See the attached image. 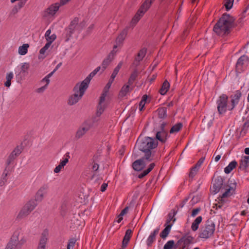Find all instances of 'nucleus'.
Returning <instances> with one entry per match:
<instances>
[{
    "mask_svg": "<svg viewBox=\"0 0 249 249\" xmlns=\"http://www.w3.org/2000/svg\"><path fill=\"white\" fill-rule=\"evenodd\" d=\"M18 157V156L15 155L12 152L10 154L6 161V168H8V166L12 163Z\"/></svg>",
    "mask_w": 249,
    "mask_h": 249,
    "instance_id": "nucleus-38",
    "label": "nucleus"
},
{
    "mask_svg": "<svg viewBox=\"0 0 249 249\" xmlns=\"http://www.w3.org/2000/svg\"><path fill=\"white\" fill-rule=\"evenodd\" d=\"M201 209L200 208H196L194 210H193L191 213V216L195 217L196 216L198 213L200 211Z\"/></svg>",
    "mask_w": 249,
    "mask_h": 249,
    "instance_id": "nucleus-55",
    "label": "nucleus"
},
{
    "mask_svg": "<svg viewBox=\"0 0 249 249\" xmlns=\"http://www.w3.org/2000/svg\"><path fill=\"white\" fill-rule=\"evenodd\" d=\"M202 220V217L201 216H199L196 218L191 225V229L193 231H195L198 230L199 225L201 222Z\"/></svg>",
    "mask_w": 249,
    "mask_h": 249,
    "instance_id": "nucleus-31",
    "label": "nucleus"
},
{
    "mask_svg": "<svg viewBox=\"0 0 249 249\" xmlns=\"http://www.w3.org/2000/svg\"><path fill=\"white\" fill-rule=\"evenodd\" d=\"M147 99V95L145 94L142 96V98L140 102L139 103V110L142 111L144 107L146 101Z\"/></svg>",
    "mask_w": 249,
    "mask_h": 249,
    "instance_id": "nucleus-45",
    "label": "nucleus"
},
{
    "mask_svg": "<svg viewBox=\"0 0 249 249\" xmlns=\"http://www.w3.org/2000/svg\"><path fill=\"white\" fill-rule=\"evenodd\" d=\"M155 166V164L154 163H151L148 168L146 170H143L142 173L145 177L146 175H147L149 172L151 171V170L154 168V166Z\"/></svg>",
    "mask_w": 249,
    "mask_h": 249,
    "instance_id": "nucleus-48",
    "label": "nucleus"
},
{
    "mask_svg": "<svg viewBox=\"0 0 249 249\" xmlns=\"http://www.w3.org/2000/svg\"><path fill=\"white\" fill-rule=\"evenodd\" d=\"M86 90L77 83L73 88L74 93L69 97L68 104L70 106L76 104L82 98Z\"/></svg>",
    "mask_w": 249,
    "mask_h": 249,
    "instance_id": "nucleus-4",
    "label": "nucleus"
},
{
    "mask_svg": "<svg viewBox=\"0 0 249 249\" xmlns=\"http://www.w3.org/2000/svg\"><path fill=\"white\" fill-rule=\"evenodd\" d=\"M146 53V50L144 48L141 49L138 53L137 55L135 58L134 63H136V65L138 66L139 64L140 61H141L143 57L145 56Z\"/></svg>",
    "mask_w": 249,
    "mask_h": 249,
    "instance_id": "nucleus-28",
    "label": "nucleus"
},
{
    "mask_svg": "<svg viewBox=\"0 0 249 249\" xmlns=\"http://www.w3.org/2000/svg\"><path fill=\"white\" fill-rule=\"evenodd\" d=\"M13 73L12 72L8 73L6 77V80H9V81H11V80L13 79Z\"/></svg>",
    "mask_w": 249,
    "mask_h": 249,
    "instance_id": "nucleus-58",
    "label": "nucleus"
},
{
    "mask_svg": "<svg viewBox=\"0 0 249 249\" xmlns=\"http://www.w3.org/2000/svg\"><path fill=\"white\" fill-rule=\"evenodd\" d=\"M25 3V1H19L16 6L18 7V9L20 10L24 5Z\"/></svg>",
    "mask_w": 249,
    "mask_h": 249,
    "instance_id": "nucleus-57",
    "label": "nucleus"
},
{
    "mask_svg": "<svg viewBox=\"0 0 249 249\" xmlns=\"http://www.w3.org/2000/svg\"><path fill=\"white\" fill-rule=\"evenodd\" d=\"M116 53L112 51L108 55L107 57L103 61L102 64V72H103L113 59Z\"/></svg>",
    "mask_w": 249,
    "mask_h": 249,
    "instance_id": "nucleus-22",
    "label": "nucleus"
},
{
    "mask_svg": "<svg viewBox=\"0 0 249 249\" xmlns=\"http://www.w3.org/2000/svg\"><path fill=\"white\" fill-rule=\"evenodd\" d=\"M177 212L175 211L174 210H172L168 214V217L166 221V223L164 226H166L168 224H170V223L172 221V224L175 222L176 219L175 217V216L177 214Z\"/></svg>",
    "mask_w": 249,
    "mask_h": 249,
    "instance_id": "nucleus-29",
    "label": "nucleus"
},
{
    "mask_svg": "<svg viewBox=\"0 0 249 249\" xmlns=\"http://www.w3.org/2000/svg\"><path fill=\"white\" fill-rule=\"evenodd\" d=\"M48 232L44 231L41 236L37 249H45L46 244L48 240Z\"/></svg>",
    "mask_w": 249,
    "mask_h": 249,
    "instance_id": "nucleus-23",
    "label": "nucleus"
},
{
    "mask_svg": "<svg viewBox=\"0 0 249 249\" xmlns=\"http://www.w3.org/2000/svg\"><path fill=\"white\" fill-rule=\"evenodd\" d=\"M22 150V146L20 145L17 146L12 151V152L15 155L18 156L21 153Z\"/></svg>",
    "mask_w": 249,
    "mask_h": 249,
    "instance_id": "nucleus-49",
    "label": "nucleus"
},
{
    "mask_svg": "<svg viewBox=\"0 0 249 249\" xmlns=\"http://www.w3.org/2000/svg\"><path fill=\"white\" fill-rule=\"evenodd\" d=\"M158 144L156 140L149 137L139 138L136 142L138 148L143 153L144 158L148 161L152 160V150L156 148Z\"/></svg>",
    "mask_w": 249,
    "mask_h": 249,
    "instance_id": "nucleus-3",
    "label": "nucleus"
},
{
    "mask_svg": "<svg viewBox=\"0 0 249 249\" xmlns=\"http://www.w3.org/2000/svg\"><path fill=\"white\" fill-rule=\"evenodd\" d=\"M132 231L130 229L126 231L124 236L123 240V249H124L127 246L130 239L132 236Z\"/></svg>",
    "mask_w": 249,
    "mask_h": 249,
    "instance_id": "nucleus-25",
    "label": "nucleus"
},
{
    "mask_svg": "<svg viewBox=\"0 0 249 249\" xmlns=\"http://www.w3.org/2000/svg\"><path fill=\"white\" fill-rule=\"evenodd\" d=\"M138 76V71L137 70H135L131 74L128 81V84L129 85H131L133 84L134 81L136 79Z\"/></svg>",
    "mask_w": 249,
    "mask_h": 249,
    "instance_id": "nucleus-42",
    "label": "nucleus"
},
{
    "mask_svg": "<svg viewBox=\"0 0 249 249\" xmlns=\"http://www.w3.org/2000/svg\"><path fill=\"white\" fill-rule=\"evenodd\" d=\"M76 242V239L75 238H71L70 239L68 242L67 249H73Z\"/></svg>",
    "mask_w": 249,
    "mask_h": 249,
    "instance_id": "nucleus-46",
    "label": "nucleus"
},
{
    "mask_svg": "<svg viewBox=\"0 0 249 249\" xmlns=\"http://www.w3.org/2000/svg\"><path fill=\"white\" fill-rule=\"evenodd\" d=\"M70 0H60V3H59L60 6V5H63L66 4L68 1H69Z\"/></svg>",
    "mask_w": 249,
    "mask_h": 249,
    "instance_id": "nucleus-64",
    "label": "nucleus"
},
{
    "mask_svg": "<svg viewBox=\"0 0 249 249\" xmlns=\"http://www.w3.org/2000/svg\"><path fill=\"white\" fill-rule=\"evenodd\" d=\"M167 123L162 122L159 128H155L154 130L156 132V139L159 140L161 143H165L169 137L168 131L165 129V127Z\"/></svg>",
    "mask_w": 249,
    "mask_h": 249,
    "instance_id": "nucleus-7",
    "label": "nucleus"
},
{
    "mask_svg": "<svg viewBox=\"0 0 249 249\" xmlns=\"http://www.w3.org/2000/svg\"><path fill=\"white\" fill-rule=\"evenodd\" d=\"M95 75L94 73L91 72L82 82L79 83V85L87 89L90 80Z\"/></svg>",
    "mask_w": 249,
    "mask_h": 249,
    "instance_id": "nucleus-27",
    "label": "nucleus"
},
{
    "mask_svg": "<svg viewBox=\"0 0 249 249\" xmlns=\"http://www.w3.org/2000/svg\"><path fill=\"white\" fill-rule=\"evenodd\" d=\"M237 162L235 160L231 161L229 165L224 168V172L226 174H229L236 167Z\"/></svg>",
    "mask_w": 249,
    "mask_h": 249,
    "instance_id": "nucleus-32",
    "label": "nucleus"
},
{
    "mask_svg": "<svg viewBox=\"0 0 249 249\" xmlns=\"http://www.w3.org/2000/svg\"><path fill=\"white\" fill-rule=\"evenodd\" d=\"M37 204L35 200L29 201L20 210L17 216L18 219H22L27 216L36 207Z\"/></svg>",
    "mask_w": 249,
    "mask_h": 249,
    "instance_id": "nucleus-8",
    "label": "nucleus"
},
{
    "mask_svg": "<svg viewBox=\"0 0 249 249\" xmlns=\"http://www.w3.org/2000/svg\"><path fill=\"white\" fill-rule=\"evenodd\" d=\"M123 64V61H121L117 66L115 68V69L113 70V71L111 74V76H112V78H115L116 75H117L118 72L119 71L120 69L121 68Z\"/></svg>",
    "mask_w": 249,
    "mask_h": 249,
    "instance_id": "nucleus-41",
    "label": "nucleus"
},
{
    "mask_svg": "<svg viewBox=\"0 0 249 249\" xmlns=\"http://www.w3.org/2000/svg\"><path fill=\"white\" fill-rule=\"evenodd\" d=\"M158 117L164 119L167 117V108L165 107H160L157 110Z\"/></svg>",
    "mask_w": 249,
    "mask_h": 249,
    "instance_id": "nucleus-34",
    "label": "nucleus"
},
{
    "mask_svg": "<svg viewBox=\"0 0 249 249\" xmlns=\"http://www.w3.org/2000/svg\"><path fill=\"white\" fill-rule=\"evenodd\" d=\"M12 242L11 243H8L5 249H14L13 247L14 245L12 244Z\"/></svg>",
    "mask_w": 249,
    "mask_h": 249,
    "instance_id": "nucleus-61",
    "label": "nucleus"
},
{
    "mask_svg": "<svg viewBox=\"0 0 249 249\" xmlns=\"http://www.w3.org/2000/svg\"><path fill=\"white\" fill-rule=\"evenodd\" d=\"M234 0H225L224 6L227 11L230 10L233 6Z\"/></svg>",
    "mask_w": 249,
    "mask_h": 249,
    "instance_id": "nucleus-47",
    "label": "nucleus"
},
{
    "mask_svg": "<svg viewBox=\"0 0 249 249\" xmlns=\"http://www.w3.org/2000/svg\"><path fill=\"white\" fill-rule=\"evenodd\" d=\"M29 45L28 44H24L18 48V53L20 55H25L27 53Z\"/></svg>",
    "mask_w": 249,
    "mask_h": 249,
    "instance_id": "nucleus-39",
    "label": "nucleus"
},
{
    "mask_svg": "<svg viewBox=\"0 0 249 249\" xmlns=\"http://www.w3.org/2000/svg\"><path fill=\"white\" fill-rule=\"evenodd\" d=\"M42 82H45L46 83V84L45 85H47V86L50 83V79L49 78H47V77L46 76L44 78L42 79Z\"/></svg>",
    "mask_w": 249,
    "mask_h": 249,
    "instance_id": "nucleus-62",
    "label": "nucleus"
},
{
    "mask_svg": "<svg viewBox=\"0 0 249 249\" xmlns=\"http://www.w3.org/2000/svg\"><path fill=\"white\" fill-rule=\"evenodd\" d=\"M92 125V123L91 121H85L77 130L75 138L76 140L81 138L90 129Z\"/></svg>",
    "mask_w": 249,
    "mask_h": 249,
    "instance_id": "nucleus-9",
    "label": "nucleus"
},
{
    "mask_svg": "<svg viewBox=\"0 0 249 249\" xmlns=\"http://www.w3.org/2000/svg\"><path fill=\"white\" fill-rule=\"evenodd\" d=\"M224 178L221 176H218L213 180L211 191L214 194L219 192L223 186Z\"/></svg>",
    "mask_w": 249,
    "mask_h": 249,
    "instance_id": "nucleus-13",
    "label": "nucleus"
},
{
    "mask_svg": "<svg viewBox=\"0 0 249 249\" xmlns=\"http://www.w3.org/2000/svg\"><path fill=\"white\" fill-rule=\"evenodd\" d=\"M198 171V169L196 168V167H193L191 169V171L190 172V173H189V177L193 178L195 176V175L196 174V173H197Z\"/></svg>",
    "mask_w": 249,
    "mask_h": 249,
    "instance_id": "nucleus-50",
    "label": "nucleus"
},
{
    "mask_svg": "<svg viewBox=\"0 0 249 249\" xmlns=\"http://www.w3.org/2000/svg\"><path fill=\"white\" fill-rule=\"evenodd\" d=\"M149 8V7L146 5V2H143L132 18L131 23L135 25Z\"/></svg>",
    "mask_w": 249,
    "mask_h": 249,
    "instance_id": "nucleus-11",
    "label": "nucleus"
},
{
    "mask_svg": "<svg viewBox=\"0 0 249 249\" xmlns=\"http://www.w3.org/2000/svg\"><path fill=\"white\" fill-rule=\"evenodd\" d=\"M183 125L181 123H178L173 125L170 130V133L172 134L178 132L182 127Z\"/></svg>",
    "mask_w": 249,
    "mask_h": 249,
    "instance_id": "nucleus-37",
    "label": "nucleus"
},
{
    "mask_svg": "<svg viewBox=\"0 0 249 249\" xmlns=\"http://www.w3.org/2000/svg\"><path fill=\"white\" fill-rule=\"evenodd\" d=\"M164 226L165 228L162 231L160 235V237L163 239H165L169 234L172 226V224H168Z\"/></svg>",
    "mask_w": 249,
    "mask_h": 249,
    "instance_id": "nucleus-30",
    "label": "nucleus"
},
{
    "mask_svg": "<svg viewBox=\"0 0 249 249\" xmlns=\"http://www.w3.org/2000/svg\"><path fill=\"white\" fill-rule=\"evenodd\" d=\"M234 189L232 187H229V188L226 189V191L222 195V196L218 197V201L217 203L215 204L216 209L222 208L227 201L225 198L228 196H231L234 192Z\"/></svg>",
    "mask_w": 249,
    "mask_h": 249,
    "instance_id": "nucleus-10",
    "label": "nucleus"
},
{
    "mask_svg": "<svg viewBox=\"0 0 249 249\" xmlns=\"http://www.w3.org/2000/svg\"><path fill=\"white\" fill-rule=\"evenodd\" d=\"M154 0H145L144 2H146V5L150 7L151 4Z\"/></svg>",
    "mask_w": 249,
    "mask_h": 249,
    "instance_id": "nucleus-63",
    "label": "nucleus"
},
{
    "mask_svg": "<svg viewBox=\"0 0 249 249\" xmlns=\"http://www.w3.org/2000/svg\"><path fill=\"white\" fill-rule=\"evenodd\" d=\"M107 95V91H104V92L102 94L101 97H100V101L99 103V105L97 107V115L98 116H100L104 111L105 109V107L102 104L104 102L105 100L106 97Z\"/></svg>",
    "mask_w": 249,
    "mask_h": 249,
    "instance_id": "nucleus-20",
    "label": "nucleus"
},
{
    "mask_svg": "<svg viewBox=\"0 0 249 249\" xmlns=\"http://www.w3.org/2000/svg\"><path fill=\"white\" fill-rule=\"evenodd\" d=\"M193 240L194 238L191 236H183L178 241L177 246L180 247L183 244L184 246L187 247L193 242Z\"/></svg>",
    "mask_w": 249,
    "mask_h": 249,
    "instance_id": "nucleus-21",
    "label": "nucleus"
},
{
    "mask_svg": "<svg viewBox=\"0 0 249 249\" xmlns=\"http://www.w3.org/2000/svg\"><path fill=\"white\" fill-rule=\"evenodd\" d=\"M249 63V57L246 55L240 56L236 64V71L241 72L247 66Z\"/></svg>",
    "mask_w": 249,
    "mask_h": 249,
    "instance_id": "nucleus-12",
    "label": "nucleus"
},
{
    "mask_svg": "<svg viewBox=\"0 0 249 249\" xmlns=\"http://www.w3.org/2000/svg\"><path fill=\"white\" fill-rule=\"evenodd\" d=\"M91 169L93 172H96L99 169V165L94 162H93ZM96 175V173H94L92 176L91 178L93 179Z\"/></svg>",
    "mask_w": 249,
    "mask_h": 249,
    "instance_id": "nucleus-52",
    "label": "nucleus"
},
{
    "mask_svg": "<svg viewBox=\"0 0 249 249\" xmlns=\"http://www.w3.org/2000/svg\"><path fill=\"white\" fill-rule=\"evenodd\" d=\"M127 34V29H124L122 31L120 35L118 36L116 40V44L114 45L113 51L116 53L115 49L118 47H121Z\"/></svg>",
    "mask_w": 249,
    "mask_h": 249,
    "instance_id": "nucleus-14",
    "label": "nucleus"
},
{
    "mask_svg": "<svg viewBox=\"0 0 249 249\" xmlns=\"http://www.w3.org/2000/svg\"><path fill=\"white\" fill-rule=\"evenodd\" d=\"M19 10V9H18L16 6H15L12 9V10L10 12V15L12 16V15H16L18 12V11Z\"/></svg>",
    "mask_w": 249,
    "mask_h": 249,
    "instance_id": "nucleus-56",
    "label": "nucleus"
},
{
    "mask_svg": "<svg viewBox=\"0 0 249 249\" xmlns=\"http://www.w3.org/2000/svg\"><path fill=\"white\" fill-rule=\"evenodd\" d=\"M144 160H146L143 156L142 158L135 160L132 164V167L135 171H141L145 166Z\"/></svg>",
    "mask_w": 249,
    "mask_h": 249,
    "instance_id": "nucleus-18",
    "label": "nucleus"
},
{
    "mask_svg": "<svg viewBox=\"0 0 249 249\" xmlns=\"http://www.w3.org/2000/svg\"><path fill=\"white\" fill-rule=\"evenodd\" d=\"M205 157L201 158L194 166L199 169L201 164L203 163Z\"/></svg>",
    "mask_w": 249,
    "mask_h": 249,
    "instance_id": "nucleus-54",
    "label": "nucleus"
},
{
    "mask_svg": "<svg viewBox=\"0 0 249 249\" xmlns=\"http://www.w3.org/2000/svg\"><path fill=\"white\" fill-rule=\"evenodd\" d=\"M51 43L48 42L45 45V46L42 48L40 51L39 53L40 54H44L47 50L50 47Z\"/></svg>",
    "mask_w": 249,
    "mask_h": 249,
    "instance_id": "nucleus-51",
    "label": "nucleus"
},
{
    "mask_svg": "<svg viewBox=\"0 0 249 249\" xmlns=\"http://www.w3.org/2000/svg\"><path fill=\"white\" fill-rule=\"evenodd\" d=\"M79 19L77 18H75L71 22L70 25L69 27L71 28H72V30H73L75 31H80L82 28V27L80 24H78Z\"/></svg>",
    "mask_w": 249,
    "mask_h": 249,
    "instance_id": "nucleus-26",
    "label": "nucleus"
},
{
    "mask_svg": "<svg viewBox=\"0 0 249 249\" xmlns=\"http://www.w3.org/2000/svg\"><path fill=\"white\" fill-rule=\"evenodd\" d=\"M241 92L236 90L230 96V102L228 103V97L226 94H222L216 101L217 109L219 115L224 114L227 110H232L238 104L241 97Z\"/></svg>",
    "mask_w": 249,
    "mask_h": 249,
    "instance_id": "nucleus-1",
    "label": "nucleus"
},
{
    "mask_svg": "<svg viewBox=\"0 0 249 249\" xmlns=\"http://www.w3.org/2000/svg\"><path fill=\"white\" fill-rule=\"evenodd\" d=\"M74 31L72 30V28H71L68 27V28L65 29V31L64 32V36L65 37V41L68 42L70 38L71 37L72 35L74 33Z\"/></svg>",
    "mask_w": 249,
    "mask_h": 249,
    "instance_id": "nucleus-35",
    "label": "nucleus"
},
{
    "mask_svg": "<svg viewBox=\"0 0 249 249\" xmlns=\"http://www.w3.org/2000/svg\"><path fill=\"white\" fill-rule=\"evenodd\" d=\"M14 245V249H19L26 242V239L23 235L21 229H17L13 233L11 240L8 243H11Z\"/></svg>",
    "mask_w": 249,
    "mask_h": 249,
    "instance_id": "nucleus-6",
    "label": "nucleus"
},
{
    "mask_svg": "<svg viewBox=\"0 0 249 249\" xmlns=\"http://www.w3.org/2000/svg\"><path fill=\"white\" fill-rule=\"evenodd\" d=\"M7 168H6V169H5L4 171L3 172L2 177L1 178V179L0 180V186H4L5 185V183L7 182V174H8V172L7 171Z\"/></svg>",
    "mask_w": 249,
    "mask_h": 249,
    "instance_id": "nucleus-43",
    "label": "nucleus"
},
{
    "mask_svg": "<svg viewBox=\"0 0 249 249\" xmlns=\"http://www.w3.org/2000/svg\"><path fill=\"white\" fill-rule=\"evenodd\" d=\"M215 231V224L212 220H207L200 230L198 237L203 239H208L213 234Z\"/></svg>",
    "mask_w": 249,
    "mask_h": 249,
    "instance_id": "nucleus-5",
    "label": "nucleus"
},
{
    "mask_svg": "<svg viewBox=\"0 0 249 249\" xmlns=\"http://www.w3.org/2000/svg\"><path fill=\"white\" fill-rule=\"evenodd\" d=\"M170 87V84L167 81L165 80L162 84V85L160 89V93L161 95H164L166 93L167 91L168 90Z\"/></svg>",
    "mask_w": 249,
    "mask_h": 249,
    "instance_id": "nucleus-33",
    "label": "nucleus"
},
{
    "mask_svg": "<svg viewBox=\"0 0 249 249\" xmlns=\"http://www.w3.org/2000/svg\"><path fill=\"white\" fill-rule=\"evenodd\" d=\"M235 18L230 14L225 13L214 25L213 30L219 36L228 34L235 26Z\"/></svg>",
    "mask_w": 249,
    "mask_h": 249,
    "instance_id": "nucleus-2",
    "label": "nucleus"
},
{
    "mask_svg": "<svg viewBox=\"0 0 249 249\" xmlns=\"http://www.w3.org/2000/svg\"><path fill=\"white\" fill-rule=\"evenodd\" d=\"M48 189L47 185H44L39 188L36 195V199L35 200L36 202L37 201H41L43 200L44 196L47 194Z\"/></svg>",
    "mask_w": 249,
    "mask_h": 249,
    "instance_id": "nucleus-16",
    "label": "nucleus"
},
{
    "mask_svg": "<svg viewBox=\"0 0 249 249\" xmlns=\"http://www.w3.org/2000/svg\"><path fill=\"white\" fill-rule=\"evenodd\" d=\"M249 166V156H245L241 157L239 161V169L245 170Z\"/></svg>",
    "mask_w": 249,
    "mask_h": 249,
    "instance_id": "nucleus-24",
    "label": "nucleus"
},
{
    "mask_svg": "<svg viewBox=\"0 0 249 249\" xmlns=\"http://www.w3.org/2000/svg\"><path fill=\"white\" fill-rule=\"evenodd\" d=\"M107 184L106 183H104L101 186L100 190L102 192H104L107 189Z\"/></svg>",
    "mask_w": 249,
    "mask_h": 249,
    "instance_id": "nucleus-60",
    "label": "nucleus"
},
{
    "mask_svg": "<svg viewBox=\"0 0 249 249\" xmlns=\"http://www.w3.org/2000/svg\"><path fill=\"white\" fill-rule=\"evenodd\" d=\"M29 68V65L27 63H24L22 64V65L20 67V71L19 73L16 75L17 77L20 74H23L26 72Z\"/></svg>",
    "mask_w": 249,
    "mask_h": 249,
    "instance_id": "nucleus-44",
    "label": "nucleus"
},
{
    "mask_svg": "<svg viewBox=\"0 0 249 249\" xmlns=\"http://www.w3.org/2000/svg\"><path fill=\"white\" fill-rule=\"evenodd\" d=\"M70 158V152H67L64 156L62 160H61L59 164L54 169L55 173H58L60 172L61 169L64 167L66 164L68 162Z\"/></svg>",
    "mask_w": 249,
    "mask_h": 249,
    "instance_id": "nucleus-15",
    "label": "nucleus"
},
{
    "mask_svg": "<svg viewBox=\"0 0 249 249\" xmlns=\"http://www.w3.org/2000/svg\"><path fill=\"white\" fill-rule=\"evenodd\" d=\"M60 7L59 3L51 5L45 11V16H53L58 10Z\"/></svg>",
    "mask_w": 249,
    "mask_h": 249,
    "instance_id": "nucleus-19",
    "label": "nucleus"
},
{
    "mask_svg": "<svg viewBox=\"0 0 249 249\" xmlns=\"http://www.w3.org/2000/svg\"><path fill=\"white\" fill-rule=\"evenodd\" d=\"M130 85H129L128 84L127 85H124L122 88L121 89L120 93L119 95L121 97H124L126 95V94L129 92V87Z\"/></svg>",
    "mask_w": 249,
    "mask_h": 249,
    "instance_id": "nucleus-40",
    "label": "nucleus"
},
{
    "mask_svg": "<svg viewBox=\"0 0 249 249\" xmlns=\"http://www.w3.org/2000/svg\"><path fill=\"white\" fill-rule=\"evenodd\" d=\"M56 36L54 34H53L51 35H50L48 37H47L46 39L48 42H50V43L52 44V43L56 39Z\"/></svg>",
    "mask_w": 249,
    "mask_h": 249,
    "instance_id": "nucleus-53",
    "label": "nucleus"
},
{
    "mask_svg": "<svg viewBox=\"0 0 249 249\" xmlns=\"http://www.w3.org/2000/svg\"><path fill=\"white\" fill-rule=\"evenodd\" d=\"M159 231L160 227H158L151 232L146 241V245L148 247L152 246L153 243L156 241V236L159 233Z\"/></svg>",
    "mask_w": 249,
    "mask_h": 249,
    "instance_id": "nucleus-17",
    "label": "nucleus"
},
{
    "mask_svg": "<svg viewBox=\"0 0 249 249\" xmlns=\"http://www.w3.org/2000/svg\"><path fill=\"white\" fill-rule=\"evenodd\" d=\"M128 207H126L124 208L120 213V216H124L125 213H126L128 211Z\"/></svg>",
    "mask_w": 249,
    "mask_h": 249,
    "instance_id": "nucleus-59",
    "label": "nucleus"
},
{
    "mask_svg": "<svg viewBox=\"0 0 249 249\" xmlns=\"http://www.w3.org/2000/svg\"><path fill=\"white\" fill-rule=\"evenodd\" d=\"M179 246H177V243L175 244L174 240L168 241L164 246L163 249H172L173 248L176 249Z\"/></svg>",
    "mask_w": 249,
    "mask_h": 249,
    "instance_id": "nucleus-36",
    "label": "nucleus"
}]
</instances>
